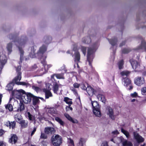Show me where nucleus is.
<instances>
[{
	"instance_id": "052dcab7",
	"label": "nucleus",
	"mask_w": 146,
	"mask_h": 146,
	"mask_svg": "<svg viewBox=\"0 0 146 146\" xmlns=\"http://www.w3.org/2000/svg\"><path fill=\"white\" fill-rule=\"evenodd\" d=\"M112 133L114 135H117L119 133V132L117 130L113 131Z\"/></svg>"
},
{
	"instance_id": "20e7f679",
	"label": "nucleus",
	"mask_w": 146,
	"mask_h": 146,
	"mask_svg": "<svg viewBox=\"0 0 146 146\" xmlns=\"http://www.w3.org/2000/svg\"><path fill=\"white\" fill-rule=\"evenodd\" d=\"M52 142L54 146H59L62 143L61 138L58 135L52 138Z\"/></svg>"
},
{
	"instance_id": "4d7b16f0",
	"label": "nucleus",
	"mask_w": 146,
	"mask_h": 146,
	"mask_svg": "<svg viewBox=\"0 0 146 146\" xmlns=\"http://www.w3.org/2000/svg\"><path fill=\"white\" fill-rule=\"evenodd\" d=\"M70 89L75 94H77L76 90L74 88L72 87Z\"/></svg>"
},
{
	"instance_id": "c756f323",
	"label": "nucleus",
	"mask_w": 146,
	"mask_h": 146,
	"mask_svg": "<svg viewBox=\"0 0 146 146\" xmlns=\"http://www.w3.org/2000/svg\"><path fill=\"white\" fill-rule=\"evenodd\" d=\"M17 121L19 123L20 121L22 118L21 115L20 113H17L15 115L14 117Z\"/></svg>"
},
{
	"instance_id": "a211bd4d",
	"label": "nucleus",
	"mask_w": 146,
	"mask_h": 146,
	"mask_svg": "<svg viewBox=\"0 0 146 146\" xmlns=\"http://www.w3.org/2000/svg\"><path fill=\"white\" fill-rule=\"evenodd\" d=\"M89 96H92L94 94V90L90 86H87L86 90Z\"/></svg>"
},
{
	"instance_id": "7c9ffc66",
	"label": "nucleus",
	"mask_w": 146,
	"mask_h": 146,
	"mask_svg": "<svg viewBox=\"0 0 146 146\" xmlns=\"http://www.w3.org/2000/svg\"><path fill=\"white\" fill-rule=\"evenodd\" d=\"M14 85L13 82L10 83L6 87V90L9 91L12 90L13 89Z\"/></svg>"
},
{
	"instance_id": "603ef678",
	"label": "nucleus",
	"mask_w": 146,
	"mask_h": 146,
	"mask_svg": "<svg viewBox=\"0 0 146 146\" xmlns=\"http://www.w3.org/2000/svg\"><path fill=\"white\" fill-rule=\"evenodd\" d=\"M46 86L47 89H48L47 90H50L51 89V88L50 87V86H51V84L48 83H46Z\"/></svg>"
},
{
	"instance_id": "13d9d810",
	"label": "nucleus",
	"mask_w": 146,
	"mask_h": 146,
	"mask_svg": "<svg viewBox=\"0 0 146 146\" xmlns=\"http://www.w3.org/2000/svg\"><path fill=\"white\" fill-rule=\"evenodd\" d=\"M36 127H34L33 130L32 131L31 134V136H32L34 134L35 132L36 131Z\"/></svg>"
},
{
	"instance_id": "bb28decb",
	"label": "nucleus",
	"mask_w": 146,
	"mask_h": 146,
	"mask_svg": "<svg viewBox=\"0 0 146 146\" xmlns=\"http://www.w3.org/2000/svg\"><path fill=\"white\" fill-rule=\"evenodd\" d=\"M123 82H124V86H127L131 84V80L128 78H125L123 79Z\"/></svg>"
},
{
	"instance_id": "a19ab883",
	"label": "nucleus",
	"mask_w": 146,
	"mask_h": 146,
	"mask_svg": "<svg viewBox=\"0 0 146 146\" xmlns=\"http://www.w3.org/2000/svg\"><path fill=\"white\" fill-rule=\"evenodd\" d=\"M109 42L113 46L116 44L117 42V40L116 38L113 39L109 40Z\"/></svg>"
},
{
	"instance_id": "f8f14e48",
	"label": "nucleus",
	"mask_w": 146,
	"mask_h": 146,
	"mask_svg": "<svg viewBox=\"0 0 146 146\" xmlns=\"http://www.w3.org/2000/svg\"><path fill=\"white\" fill-rule=\"evenodd\" d=\"M107 110V115L112 119L114 120L115 117L114 114L113 110L111 107H108Z\"/></svg>"
},
{
	"instance_id": "a18cd8bd",
	"label": "nucleus",
	"mask_w": 146,
	"mask_h": 146,
	"mask_svg": "<svg viewBox=\"0 0 146 146\" xmlns=\"http://www.w3.org/2000/svg\"><path fill=\"white\" fill-rule=\"evenodd\" d=\"M56 77L58 79H64V77L63 75L62 74H57L55 75Z\"/></svg>"
},
{
	"instance_id": "2eb2a0df",
	"label": "nucleus",
	"mask_w": 146,
	"mask_h": 146,
	"mask_svg": "<svg viewBox=\"0 0 146 146\" xmlns=\"http://www.w3.org/2000/svg\"><path fill=\"white\" fill-rule=\"evenodd\" d=\"M18 139L17 136L15 134H11V137L9 139V142L11 144L15 143L17 141Z\"/></svg>"
},
{
	"instance_id": "6ab92c4d",
	"label": "nucleus",
	"mask_w": 146,
	"mask_h": 146,
	"mask_svg": "<svg viewBox=\"0 0 146 146\" xmlns=\"http://www.w3.org/2000/svg\"><path fill=\"white\" fill-rule=\"evenodd\" d=\"M131 64L132 68L134 69L139 67V64L136 60H131Z\"/></svg>"
},
{
	"instance_id": "f704fd0d",
	"label": "nucleus",
	"mask_w": 146,
	"mask_h": 146,
	"mask_svg": "<svg viewBox=\"0 0 146 146\" xmlns=\"http://www.w3.org/2000/svg\"><path fill=\"white\" fill-rule=\"evenodd\" d=\"M35 51L36 50L35 49L34 47H33L32 48L30 54V56L32 58L35 57Z\"/></svg>"
},
{
	"instance_id": "c03bdc74",
	"label": "nucleus",
	"mask_w": 146,
	"mask_h": 146,
	"mask_svg": "<svg viewBox=\"0 0 146 146\" xmlns=\"http://www.w3.org/2000/svg\"><path fill=\"white\" fill-rule=\"evenodd\" d=\"M5 108L7 109H8L9 111H12L13 110V107L10 104H8L5 106Z\"/></svg>"
},
{
	"instance_id": "4468645a",
	"label": "nucleus",
	"mask_w": 146,
	"mask_h": 146,
	"mask_svg": "<svg viewBox=\"0 0 146 146\" xmlns=\"http://www.w3.org/2000/svg\"><path fill=\"white\" fill-rule=\"evenodd\" d=\"M44 132L46 134L51 135L54 133L55 132V129L51 127H47L45 128Z\"/></svg>"
},
{
	"instance_id": "aec40b11",
	"label": "nucleus",
	"mask_w": 146,
	"mask_h": 146,
	"mask_svg": "<svg viewBox=\"0 0 146 146\" xmlns=\"http://www.w3.org/2000/svg\"><path fill=\"white\" fill-rule=\"evenodd\" d=\"M74 61L75 62H79L80 59V54L79 52L76 51L74 54Z\"/></svg>"
},
{
	"instance_id": "dca6fc26",
	"label": "nucleus",
	"mask_w": 146,
	"mask_h": 146,
	"mask_svg": "<svg viewBox=\"0 0 146 146\" xmlns=\"http://www.w3.org/2000/svg\"><path fill=\"white\" fill-rule=\"evenodd\" d=\"M41 62L44 66V71H43L42 72H41V74H44L48 70V68L51 66V65L46 64V63L44 61L43 62L42 61ZM42 71L43 70H42Z\"/></svg>"
},
{
	"instance_id": "6e6d98bb",
	"label": "nucleus",
	"mask_w": 146,
	"mask_h": 146,
	"mask_svg": "<svg viewBox=\"0 0 146 146\" xmlns=\"http://www.w3.org/2000/svg\"><path fill=\"white\" fill-rule=\"evenodd\" d=\"M131 96L132 97H136L137 96V94L136 92H135L134 93L131 94Z\"/></svg>"
},
{
	"instance_id": "09e8293b",
	"label": "nucleus",
	"mask_w": 146,
	"mask_h": 146,
	"mask_svg": "<svg viewBox=\"0 0 146 146\" xmlns=\"http://www.w3.org/2000/svg\"><path fill=\"white\" fill-rule=\"evenodd\" d=\"M81 50L82 51V52L83 54H84V55H86V48L85 47L81 46Z\"/></svg>"
},
{
	"instance_id": "37998d69",
	"label": "nucleus",
	"mask_w": 146,
	"mask_h": 146,
	"mask_svg": "<svg viewBox=\"0 0 146 146\" xmlns=\"http://www.w3.org/2000/svg\"><path fill=\"white\" fill-rule=\"evenodd\" d=\"M53 90L54 93H56L58 90V86L57 84H55L53 87Z\"/></svg>"
},
{
	"instance_id": "f3484780",
	"label": "nucleus",
	"mask_w": 146,
	"mask_h": 146,
	"mask_svg": "<svg viewBox=\"0 0 146 146\" xmlns=\"http://www.w3.org/2000/svg\"><path fill=\"white\" fill-rule=\"evenodd\" d=\"M44 92L45 98L46 99L52 96V94L49 90H47V89L44 88L42 90Z\"/></svg>"
},
{
	"instance_id": "e433bc0d",
	"label": "nucleus",
	"mask_w": 146,
	"mask_h": 146,
	"mask_svg": "<svg viewBox=\"0 0 146 146\" xmlns=\"http://www.w3.org/2000/svg\"><path fill=\"white\" fill-rule=\"evenodd\" d=\"M123 60L120 61L118 63V66L119 69L123 68Z\"/></svg>"
},
{
	"instance_id": "1a4fd4ad",
	"label": "nucleus",
	"mask_w": 146,
	"mask_h": 146,
	"mask_svg": "<svg viewBox=\"0 0 146 146\" xmlns=\"http://www.w3.org/2000/svg\"><path fill=\"white\" fill-rule=\"evenodd\" d=\"M15 44L18 46L19 51L20 53V60H23V51L22 49H21L19 46H21L23 43L22 42H21L19 40L15 41L14 42Z\"/></svg>"
},
{
	"instance_id": "5fc2aeb1",
	"label": "nucleus",
	"mask_w": 146,
	"mask_h": 146,
	"mask_svg": "<svg viewBox=\"0 0 146 146\" xmlns=\"http://www.w3.org/2000/svg\"><path fill=\"white\" fill-rule=\"evenodd\" d=\"M47 142L44 141H43L41 142L42 146H47Z\"/></svg>"
},
{
	"instance_id": "79ce46f5",
	"label": "nucleus",
	"mask_w": 146,
	"mask_h": 146,
	"mask_svg": "<svg viewBox=\"0 0 146 146\" xmlns=\"http://www.w3.org/2000/svg\"><path fill=\"white\" fill-rule=\"evenodd\" d=\"M7 49L9 52L10 53L12 51V44L11 43H9L7 46Z\"/></svg>"
},
{
	"instance_id": "c85d7f7f",
	"label": "nucleus",
	"mask_w": 146,
	"mask_h": 146,
	"mask_svg": "<svg viewBox=\"0 0 146 146\" xmlns=\"http://www.w3.org/2000/svg\"><path fill=\"white\" fill-rule=\"evenodd\" d=\"M82 42L84 43L89 44L90 43L91 40L90 37H87L83 38L82 40Z\"/></svg>"
},
{
	"instance_id": "774afa93",
	"label": "nucleus",
	"mask_w": 146,
	"mask_h": 146,
	"mask_svg": "<svg viewBox=\"0 0 146 146\" xmlns=\"http://www.w3.org/2000/svg\"><path fill=\"white\" fill-rule=\"evenodd\" d=\"M125 43V42H122V43H121L120 44V46H122L123 45H124Z\"/></svg>"
},
{
	"instance_id": "bf43d9fd",
	"label": "nucleus",
	"mask_w": 146,
	"mask_h": 146,
	"mask_svg": "<svg viewBox=\"0 0 146 146\" xmlns=\"http://www.w3.org/2000/svg\"><path fill=\"white\" fill-rule=\"evenodd\" d=\"M69 143L73 146H74V141L71 138L69 139Z\"/></svg>"
},
{
	"instance_id": "412c9836",
	"label": "nucleus",
	"mask_w": 146,
	"mask_h": 146,
	"mask_svg": "<svg viewBox=\"0 0 146 146\" xmlns=\"http://www.w3.org/2000/svg\"><path fill=\"white\" fill-rule=\"evenodd\" d=\"M46 46L44 45H43L40 48L38 54L39 55L43 54L46 51Z\"/></svg>"
},
{
	"instance_id": "473e14b6",
	"label": "nucleus",
	"mask_w": 146,
	"mask_h": 146,
	"mask_svg": "<svg viewBox=\"0 0 146 146\" xmlns=\"http://www.w3.org/2000/svg\"><path fill=\"white\" fill-rule=\"evenodd\" d=\"M121 131L125 135L127 138H128L129 137V134L128 131L124 130L122 128H121Z\"/></svg>"
},
{
	"instance_id": "7ed1b4c3",
	"label": "nucleus",
	"mask_w": 146,
	"mask_h": 146,
	"mask_svg": "<svg viewBox=\"0 0 146 146\" xmlns=\"http://www.w3.org/2000/svg\"><path fill=\"white\" fill-rule=\"evenodd\" d=\"M32 96L33 94L31 93H25V94L22 96L20 101H22V102L24 103L25 104H27L31 102Z\"/></svg>"
},
{
	"instance_id": "ea45409f",
	"label": "nucleus",
	"mask_w": 146,
	"mask_h": 146,
	"mask_svg": "<svg viewBox=\"0 0 146 146\" xmlns=\"http://www.w3.org/2000/svg\"><path fill=\"white\" fill-rule=\"evenodd\" d=\"M27 114L28 115V117L30 120L33 121V120L35 119V117L31 115L30 112H28Z\"/></svg>"
},
{
	"instance_id": "5701e85b",
	"label": "nucleus",
	"mask_w": 146,
	"mask_h": 146,
	"mask_svg": "<svg viewBox=\"0 0 146 146\" xmlns=\"http://www.w3.org/2000/svg\"><path fill=\"white\" fill-rule=\"evenodd\" d=\"M64 116L69 120L71 121L73 123H77L78 121L76 119L74 120L67 113H65L64 114Z\"/></svg>"
},
{
	"instance_id": "b1692460",
	"label": "nucleus",
	"mask_w": 146,
	"mask_h": 146,
	"mask_svg": "<svg viewBox=\"0 0 146 146\" xmlns=\"http://www.w3.org/2000/svg\"><path fill=\"white\" fill-rule=\"evenodd\" d=\"M19 105V107L17 109V111H21L24 110L25 109V106L23 102H22V101H20Z\"/></svg>"
},
{
	"instance_id": "cd10ccee",
	"label": "nucleus",
	"mask_w": 146,
	"mask_h": 146,
	"mask_svg": "<svg viewBox=\"0 0 146 146\" xmlns=\"http://www.w3.org/2000/svg\"><path fill=\"white\" fill-rule=\"evenodd\" d=\"M97 98L99 100L105 103L106 101V99L104 96L101 94H99L97 95Z\"/></svg>"
},
{
	"instance_id": "338daca9",
	"label": "nucleus",
	"mask_w": 146,
	"mask_h": 146,
	"mask_svg": "<svg viewBox=\"0 0 146 146\" xmlns=\"http://www.w3.org/2000/svg\"><path fill=\"white\" fill-rule=\"evenodd\" d=\"M2 97V95L1 94H0V104L1 103V99Z\"/></svg>"
},
{
	"instance_id": "8fccbe9b",
	"label": "nucleus",
	"mask_w": 146,
	"mask_h": 146,
	"mask_svg": "<svg viewBox=\"0 0 146 146\" xmlns=\"http://www.w3.org/2000/svg\"><path fill=\"white\" fill-rule=\"evenodd\" d=\"M88 86L87 84H82L81 85V88L82 89L84 90H86L87 86Z\"/></svg>"
},
{
	"instance_id": "72a5a7b5",
	"label": "nucleus",
	"mask_w": 146,
	"mask_h": 146,
	"mask_svg": "<svg viewBox=\"0 0 146 146\" xmlns=\"http://www.w3.org/2000/svg\"><path fill=\"white\" fill-rule=\"evenodd\" d=\"M64 101L66 103L69 105H71L72 104V102L71 100L68 97H65L64 98Z\"/></svg>"
},
{
	"instance_id": "0eeeda50",
	"label": "nucleus",
	"mask_w": 146,
	"mask_h": 146,
	"mask_svg": "<svg viewBox=\"0 0 146 146\" xmlns=\"http://www.w3.org/2000/svg\"><path fill=\"white\" fill-rule=\"evenodd\" d=\"M139 39L141 41V45L136 48L135 49L137 50H141L146 51V42L142 37H140Z\"/></svg>"
},
{
	"instance_id": "f257e3e1",
	"label": "nucleus",
	"mask_w": 146,
	"mask_h": 146,
	"mask_svg": "<svg viewBox=\"0 0 146 146\" xmlns=\"http://www.w3.org/2000/svg\"><path fill=\"white\" fill-rule=\"evenodd\" d=\"M21 69V67L20 66H18L16 69V71L18 72L17 76L15 77L14 79V81L16 84L18 85H22L23 86H27L30 85L29 84L25 82H19L18 81H20L21 80V73L19 72Z\"/></svg>"
},
{
	"instance_id": "de8ad7c7",
	"label": "nucleus",
	"mask_w": 146,
	"mask_h": 146,
	"mask_svg": "<svg viewBox=\"0 0 146 146\" xmlns=\"http://www.w3.org/2000/svg\"><path fill=\"white\" fill-rule=\"evenodd\" d=\"M47 136L44 133H41L40 136V138L41 139H46L47 138Z\"/></svg>"
},
{
	"instance_id": "ddd939ff",
	"label": "nucleus",
	"mask_w": 146,
	"mask_h": 146,
	"mask_svg": "<svg viewBox=\"0 0 146 146\" xmlns=\"http://www.w3.org/2000/svg\"><path fill=\"white\" fill-rule=\"evenodd\" d=\"M15 92L16 93V98L19 99L21 98L22 96L25 94V91L22 89L16 90L15 91Z\"/></svg>"
},
{
	"instance_id": "4be33fe9",
	"label": "nucleus",
	"mask_w": 146,
	"mask_h": 146,
	"mask_svg": "<svg viewBox=\"0 0 146 146\" xmlns=\"http://www.w3.org/2000/svg\"><path fill=\"white\" fill-rule=\"evenodd\" d=\"M19 123L21 125V127L23 128L27 127L28 125V121L24 120H21Z\"/></svg>"
},
{
	"instance_id": "e2e57ef3",
	"label": "nucleus",
	"mask_w": 146,
	"mask_h": 146,
	"mask_svg": "<svg viewBox=\"0 0 146 146\" xmlns=\"http://www.w3.org/2000/svg\"><path fill=\"white\" fill-rule=\"evenodd\" d=\"M42 70H43V71H44V69L42 68V69H40V70H39L38 71V72L40 73V75H43V74H41V72H43Z\"/></svg>"
},
{
	"instance_id": "680f3d73",
	"label": "nucleus",
	"mask_w": 146,
	"mask_h": 146,
	"mask_svg": "<svg viewBox=\"0 0 146 146\" xmlns=\"http://www.w3.org/2000/svg\"><path fill=\"white\" fill-rule=\"evenodd\" d=\"M4 133V132L3 130L1 129H0V136H1Z\"/></svg>"
},
{
	"instance_id": "2f4dec72",
	"label": "nucleus",
	"mask_w": 146,
	"mask_h": 146,
	"mask_svg": "<svg viewBox=\"0 0 146 146\" xmlns=\"http://www.w3.org/2000/svg\"><path fill=\"white\" fill-rule=\"evenodd\" d=\"M55 119L62 126H63L64 124V122L59 117H56Z\"/></svg>"
},
{
	"instance_id": "9d476101",
	"label": "nucleus",
	"mask_w": 146,
	"mask_h": 146,
	"mask_svg": "<svg viewBox=\"0 0 146 146\" xmlns=\"http://www.w3.org/2000/svg\"><path fill=\"white\" fill-rule=\"evenodd\" d=\"M133 134L134 139L136 140L138 143L142 142L144 141V139L140 136L139 133L136 132H134Z\"/></svg>"
},
{
	"instance_id": "69168bd1",
	"label": "nucleus",
	"mask_w": 146,
	"mask_h": 146,
	"mask_svg": "<svg viewBox=\"0 0 146 146\" xmlns=\"http://www.w3.org/2000/svg\"><path fill=\"white\" fill-rule=\"evenodd\" d=\"M0 146H5V144L3 142H0Z\"/></svg>"
},
{
	"instance_id": "f03ea898",
	"label": "nucleus",
	"mask_w": 146,
	"mask_h": 146,
	"mask_svg": "<svg viewBox=\"0 0 146 146\" xmlns=\"http://www.w3.org/2000/svg\"><path fill=\"white\" fill-rule=\"evenodd\" d=\"M92 104L93 108V111L95 115L98 117L101 116L100 111V106L96 101H92Z\"/></svg>"
},
{
	"instance_id": "6e6552de",
	"label": "nucleus",
	"mask_w": 146,
	"mask_h": 146,
	"mask_svg": "<svg viewBox=\"0 0 146 146\" xmlns=\"http://www.w3.org/2000/svg\"><path fill=\"white\" fill-rule=\"evenodd\" d=\"M7 62V58L6 56L3 54L0 56V73L3 66Z\"/></svg>"
},
{
	"instance_id": "49530a36",
	"label": "nucleus",
	"mask_w": 146,
	"mask_h": 146,
	"mask_svg": "<svg viewBox=\"0 0 146 146\" xmlns=\"http://www.w3.org/2000/svg\"><path fill=\"white\" fill-rule=\"evenodd\" d=\"M142 94L143 95H146V87H144L141 89Z\"/></svg>"
},
{
	"instance_id": "4c0bfd02",
	"label": "nucleus",
	"mask_w": 146,
	"mask_h": 146,
	"mask_svg": "<svg viewBox=\"0 0 146 146\" xmlns=\"http://www.w3.org/2000/svg\"><path fill=\"white\" fill-rule=\"evenodd\" d=\"M9 126L10 128H12L13 129L15 125V121L11 122L9 121Z\"/></svg>"
},
{
	"instance_id": "39448f33",
	"label": "nucleus",
	"mask_w": 146,
	"mask_h": 146,
	"mask_svg": "<svg viewBox=\"0 0 146 146\" xmlns=\"http://www.w3.org/2000/svg\"><path fill=\"white\" fill-rule=\"evenodd\" d=\"M96 46H95L94 47L93 49L89 48L88 50L87 60L89 65L91 67H92L91 62L92 61L94 57L92 54L94 51V49L96 48Z\"/></svg>"
},
{
	"instance_id": "0e129e2a",
	"label": "nucleus",
	"mask_w": 146,
	"mask_h": 146,
	"mask_svg": "<svg viewBox=\"0 0 146 146\" xmlns=\"http://www.w3.org/2000/svg\"><path fill=\"white\" fill-rule=\"evenodd\" d=\"M102 145V146H108L107 143L106 142L103 143Z\"/></svg>"
},
{
	"instance_id": "423d86ee",
	"label": "nucleus",
	"mask_w": 146,
	"mask_h": 146,
	"mask_svg": "<svg viewBox=\"0 0 146 146\" xmlns=\"http://www.w3.org/2000/svg\"><path fill=\"white\" fill-rule=\"evenodd\" d=\"M121 143L123 146H133V145L131 142L124 139L123 137L121 136L118 138Z\"/></svg>"
},
{
	"instance_id": "3c124183",
	"label": "nucleus",
	"mask_w": 146,
	"mask_h": 146,
	"mask_svg": "<svg viewBox=\"0 0 146 146\" xmlns=\"http://www.w3.org/2000/svg\"><path fill=\"white\" fill-rule=\"evenodd\" d=\"M130 50L128 49H124L122 50V53L124 54L127 53L129 52Z\"/></svg>"
},
{
	"instance_id": "864d4df0",
	"label": "nucleus",
	"mask_w": 146,
	"mask_h": 146,
	"mask_svg": "<svg viewBox=\"0 0 146 146\" xmlns=\"http://www.w3.org/2000/svg\"><path fill=\"white\" fill-rule=\"evenodd\" d=\"M73 86L74 88H78L80 86V84L77 83H75L73 84Z\"/></svg>"
},
{
	"instance_id": "9b49d317",
	"label": "nucleus",
	"mask_w": 146,
	"mask_h": 146,
	"mask_svg": "<svg viewBox=\"0 0 146 146\" xmlns=\"http://www.w3.org/2000/svg\"><path fill=\"white\" fill-rule=\"evenodd\" d=\"M134 83L138 86H140L144 83V80L143 78L137 77L135 79Z\"/></svg>"
},
{
	"instance_id": "393cba45",
	"label": "nucleus",
	"mask_w": 146,
	"mask_h": 146,
	"mask_svg": "<svg viewBox=\"0 0 146 146\" xmlns=\"http://www.w3.org/2000/svg\"><path fill=\"white\" fill-rule=\"evenodd\" d=\"M86 142V140L84 138H80L77 144L78 146H83Z\"/></svg>"
},
{
	"instance_id": "a878e982",
	"label": "nucleus",
	"mask_w": 146,
	"mask_h": 146,
	"mask_svg": "<svg viewBox=\"0 0 146 146\" xmlns=\"http://www.w3.org/2000/svg\"><path fill=\"white\" fill-rule=\"evenodd\" d=\"M33 99V105H36L38 102L39 100L38 98L37 97L33 95V96H32Z\"/></svg>"
},
{
	"instance_id": "c9c22d12",
	"label": "nucleus",
	"mask_w": 146,
	"mask_h": 146,
	"mask_svg": "<svg viewBox=\"0 0 146 146\" xmlns=\"http://www.w3.org/2000/svg\"><path fill=\"white\" fill-rule=\"evenodd\" d=\"M32 88L37 93L40 92L41 90L40 88L39 87H37L35 85L33 86H32Z\"/></svg>"
},
{
	"instance_id": "58836bf2",
	"label": "nucleus",
	"mask_w": 146,
	"mask_h": 146,
	"mask_svg": "<svg viewBox=\"0 0 146 146\" xmlns=\"http://www.w3.org/2000/svg\"><path fill=\"white\" fill-rule=\"evenodd\" d=\"M130 73V72L127 71L125 70L123 71L120 73V74L122 76H128Z\"/></svg>"
}]
</instances>
